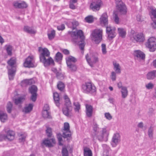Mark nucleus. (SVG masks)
<instances>
[{
    "mask_svg": "<svg viewBox=\"0 0 156 156\" xmlns=\"http://www.w3.org/2000/svg\"><path fill=\"white\" fill-rule=\"evenodd\" d=\"M92 127V136L94 140L98 139L99 140L102 141L105 137H107L108 135L106 128H103L100 130L98 125L95 122L93 123Z\"/></svg>",
    "mask_w": 156,
    "mask_h": 156,
    "instance_id": "f257e3e1",
    "label": "nucleus"
},
{
    "mask_svg": "<svg viewBox=\"0 0 156 156\" xmlns=\"http://www.w3.org/2000/svg\"><path fill=\"white\" fill-rule=\"evenodd\" d=\"M70 34L73 42L78 44L80 49L83 50L85 46L84 41V37L82 31L79 30L76 31H72L70 32Z\"/></svg>",
    "mask_w": 156,
    "mask_h": 156,
    "instance_id": "f03ea898",
    "label": "nucleus"
},
{
    "mask_svg": "<svg viewBox=\"0 0 156 156\" xmlns=\"http://www.w3.org/2000/svg\"><path fill=\"white\" fill-rule=\"evenodd\" d=\"M9 67H8V73L10 80H12L14 77L16 72V68L14 65L16 63L15 58H11L7 62Z\"/></svg>",
    "mask_w": 156,
    "mask_h": 156,
    "instance_id": "7ed1b4c3",
    "label": "nucleus"
},
{
    "mask_svg": "<svg viewBox=\"0 0 156 156\" xmlns=\"http://www.w3.org/2000/svg\"><path fill=\"white\" fill-rule=\"evenodd\" d=\"M102 30L100 29H96L92 33L93 40L96 44H99L102 38Z\"/></svg>",
    "mask_w": 156,
    "mask_h": 156,
    "instance_id": "20e7f679",
    "label": "nucleus"
},
{
    "mask_svg": "<svg viewBox=\"0 0 156 156\" xmlns=\"http://www.w3.org/2000/svg\"><path fill=\"white\" fill-rule=\"evenodd\" d=\"M146 47L150 51L154 52L156 50V39L154 37L149 38L146 44Z\"/></svg>",
    "mask_w": 156,
    "mask_h": 156,
    "instance_id": "39448f33",
    "label": "nucleus"
},
{
    "mask_svg": "<svg viewBox=\"0 0 156 156\" xmlns=\"http://www.w3.org/2000/svg\"><path fill=\"white\" fill-rule=\"evenodd\" d=\"M116 28L115 27L110 25L106 27V33L108 35V38L109 40L114 38L116 36Z\"/></svg>",
    "mask_w": 156,
    "mask_h": 156,
    "instance_id": "423d86ee",
    "label": "nucleus"
},
{
    "mask_svg": "<svg viewBox=\"0 0 156 156\" xmlns=\"http://www.w3.org/2000/svg\"><path fill=\"white\" fill-rule=\"evenodd\" d=\"M82 88L83 92L86 93L94 92L96 91L95 87L90 83H87L83 85Z\"/></svg>",
    "mask_w": 156,
    "mask_h": 156,
    "instance_id": "0eeeda50",
    "label": "nucleus"
},
{
    "mask_svg": "<svg viewBox=\"0 0 156 156\" xmlns=\"http://www.w3.org/2000/svg\"><path fill=\"white\" fill-rule=\"evenodd\" d=\"M34 57L32 55L29 56L24 63V66L26 67H33L34 66Z\"/></svg>",
    "mask_w": 156,
    "mask_h": 156,
    "instance_id": "6e6552de",
    "label": "nucleus"
},
{
    "mask_svg": "<svg viewBox=\"0 0 156 156\" xmlns=\"http://www.w3.org/2000/svg\"><path fill=\"white\" fill-rule=\"evenodd\" d=\"M38 51L40 52L39 55L40 60L50 56V52L47 48H42L40 47L39 48Z\"/></svg>",
    "mask_w": 156,
    "mask_h": 156,
    "instance_id": "1a4fd4ad",
    "label": "nucleus"
},
{
    "mask_svg": "<svg viewBox=\"0 0 156 156\" xmlns=\"http://www.w3.org/2000/svg\"><path fill=\"white\" fill-rule=\"evenodd\" d=\"M63 137L66 138L70 137L71 135V131L69 129V123L65 122L64 123V128L62 130Z\"/></svg>",
    "mask_w": 156,
    "mask_h": 156,
    "instance_id": "9d476101",
    "label": "nucleus"
},
{
    "mask_svg": "<svg viewBox=\"0 0 156 156\" xmlns=\"http://www.w3.org/2000/svg\"><path fill=\"white\" fill-rule=\"evenodd\" d=\"M116 5L117 8L121 13L126 14L127 12V10L125 5L121 1L119 2H116Z\"/></svg>",
    "mask_w": 156,
    "mask_h": 156,
    "instance_id": "9b49d317",
    "label": "nucleus"
},
{
    "mask_svg": "<svg viewBox=\"0 0 156 156\" xmlns=\"http://www.w3.org/2000/svg\"><path fill=\"white\" fill-rule=\"evenodd\" d=\"M116 5L117 8L121 13L126 14L127 12V10L125 5L121 1L119 2H116Z\"/></svg>",
    "mask_w": 156,
    "mask_h": 156,
    "instance_id": "f8f14e48",
    "label": "nucleus"
},
{
    "mask_svg": "<svg viewBox=\"0 0 156 156\" xmlns=\"http://www.w3.org/2000/svg\"><path fill=\"white\" fill-rule=\"evenodd\" d=\"M86 58L88 64L91 67H93L94 64L98 61V58L97 56H93L90 58L87 54L86 55Z\"/></svg>",
    "mask_w": 156,
    "mask_h": 156,
    "instance_id": "ddd939ff",
    "label": "nucleus"
},
{
    "mask_svg": "<svg viewBox=\"0 0 156 156\" xmlns=\"http://www.w3.org/2000/svg\"><path fill=\"white\" fill-rule=\"evenodd\" d=\"M121 141V137L118 133L114 134L112 140L111 144L113 147H115Z\"/></svg>",
    "mask_w": 156,
    "mask_h": 156,
    "instance_id": "4468645a",
    "label": "nucleus"
},
{
    "mask_svg": "<svg viewBox=\"0 0 156 156\" xmlns=\"http://www.w3.org/2000/svg\"><path fill=\"white\" fill-rule=\"evenodd\" d=\"M12 5L15 8L17 9L25 8L27 7V6L25 2L20 1L14 2Z\"/></svg>",
    "mask_w": 156,
    "mask_h": 156,
    "instance_id": "2eb2a0df",
    "label": "nucleus"
},
{
    "mask_svg": "<svg viewBox=\"0 0 156 156\" xmlns=\"http://www.w3.org/2000/svg\"><path fill=\"white\" fill-rule=\"evenodd\" d=\"M101 2V0H97L92 3L90 6V8L94 11H96L99 9Z\"/></svg>",
    "mask_w": 156,
    "mask_h": 156,
    "instance_id": "dca6fc26",
    "label": "nucleus"
},
{
    "mask_svg": "<svg viewBox=\"0 0 156 156\" xmlns=\"http://www.w3.org/2000/svg\"><path fill=\"white\" fill-rule=\"evenodd\" d=\"M131 38L133 40L132 38H133L135 41L139 42H143L145 39L144 36V34L141 33L134 34L133 37H131Z\"/></svg>",
    "mask_w": 156,
    "mask_h": 156,
    "instance_id": "f3484780",
    "label": "nucleus"
},
{
    "mask_svg": "<svg viewBox=\"0 0 156 156\" xmlns=\"http://www.w3.org/2000/svg\"><path fill=\"white\" fill-rule=\"evenodd\" d=\"M56 143L55 139L52 138L51 139L48 138L44 140L42 143V144L45 145L46 147H51L53 146V144Z\"/></svg>",
    "mask_w": 156,
    "mask_h": 156,
    "instance_id": "a211bd4d",
    "label": "nucleus"
},
{
    "mask_svg": "<svg viewBox=\"0 0 156 156\" xmlns=\"http://www.w3.org/2000/svg\"><path fill=\"white\" fill-rule=\"evenodd\" d=\"M40 61L42 62L44 66H47L50 65H54V62L52 58L50 56L47 58H44V59L40 60Z\"/></svg>",
    "mask_w": 156,
    "mask_h": 156,
    "instance_id": "6ab92c4d",
    "label": "nucleus"
},
{
    "mask_svg": "<svg viewBox=\"0 0 156 156\" xmlns=\"http://www.w3.org/2000/svg\"><path fill=\"white\" fill-rule=\"evenodd\" d=\"M72 107L65 106L62 108V111L65 115L68 117H70L72 116Z\"/></svg>",
    "mask_w": 156,
    "mask_h": 156,
    "instance_id": "aec40b11",
    "label": "nucleus"
},
{
    "mask_svg": "<svg viewBox=\"0 0 156 156\" xmlns=\"http://www.w3.org/2000/svg\"><path fill=\"white\" fill-rule=\"evenodd\" d=\"M5 132L7 139L9 140H12L14 139L15 135L14 131L10 129H5Z\"/></svg>",
    "mask_w": 156,
    "mask_h": 156,
    "instance_id": "412c9836",
    "label": "nucleus"
},
{
    "mask_svg": "<svg viewBox=\"0 0 156 156\" xmlns=\"http://www.w3.org/2000/svg\"><path fill=\"white\" fill-rule=\"evenodd\" d=\"M100 23L101 25L105 26L108 24V16L107 13H104L101 16L100 18Z\"/></svg>",
    "mask_w": 156,
    "mask_h": 156,
    "instance_id": "4be33fe9",
    "label": "nucleus"
},
{
    "mask_svg": "<svg viewBox=\"0 0 156 156\" xmlns=\"http://www.w3.org/2000/svg\"><path fill=\"white\" fill-rule=\"evenodd\" d=\"M151 13V18L154 22L151 24V25L153 28L155 29L156 28V9H152Z\"/></svg>",
    "mask_w": 156,
    "mask_h": 156,
    "instance_id": "5701e85b",
    "label": "nucleus"
},
{
    "mask_svg": "<svg viewBox=\"0 0 156 156\" xmlns=\"http://www.w3.org/2000/svg\"><path fill=\"white\" fill-rule=\"evenodd\" d=\"M86 114L87 116L88 117H91L93 113V107L90 105H86Z\"/></svg>",
    "mask_w": 156,
    "mask_h": 156,
    "instance_id": "b1692460",
    "label": "nucleus"
},
{
    "mask_svg": "<svg viewBox=\"0 0 156 156\" xmlns=\"http://www.w3.org/2000/svg\"><path fill=\"white\" fill-rule=\"evenodd\" d=\"M134 55L139 59H144L145 58V55L139 50L135 51Z\"/></svg>",
    "mask_w": 156,
    "mask_h": 156,
    "instance_id": "393cba45",
    "label": "nucleus"
},
{
    "mask_svg": "<svg viewBox=\"0 0 156 156\" xmlns=\"http://www.w3.org/2000/svg\"><path fill=\"white\" fill-rule=\"evenodd\" d=\"M113 69L115 72L117 74H120L121 73V67L119 64L117 63L116 61H114L113 62Z\"/></svg>",
    "mask_w": 156,
    "mask_h": 156,
    "instance_id": "a878e982",
    "label": "nucleus"
},
{
    "mask_svg": "<svg viewBox=\"0 0 156 156\" xmlns=\"http://www.w3.org/2000/svg\"><path fill=\"white\" fill-rule=\"evenodd\" d=\"M118 33L120 37L122 38L125 37L126 34V30L122 28H118Z\"/></svg>",
    "mask_w": 156,
    "mask_h": 156,
    "instance_id": "bb28decb",
    "label": "nucleus"
},
{
    "mask_svg": "<svg viewBox=\"0 0 156 156\" xmlns=\"http://www.w3.org/2000/svg\"><path fill=\"white\" fill-rule=\"evenodd\" d=\"M156 70H153L149 72L147 75V78L148 80H152L154 79L156 76Z\"/></svg>",
    "mask_w": 156,
    "mask_h": 156,
    "instance_id": "cd10ccee",
    "label": "nucleus"
},
{
    "mask_svg": "<svg viewBox=\"0 0 156 156\" xmlns=\"http://www.w3.org/2000/svg\"><path fill=\"white\" fill-rule=\"evenodd\" d=\"M53 98L56 105L59 107L60 105L59 97L58 94L57 92H55L53 93Z\"/></svg>",
    "mask_w": 156,
    "mask_h": 156,
    "instance_id": "c85d7f7f",
    "label": "nucleus"
},
{
    "mask_svg": "<svg viewBox=\"0 0 156 156\" xmlns=\"http://www.w3.org/2000/svg\"><path fill=\"white\" fill-rule=\"evenodd\" d=\"M24 31L30 34H34L36 32L35 30L28 26H24Z\"/></svg>",
    "mask_w": 156,
    "mask_h": 156,
    "instance_id": "c756f323",
    "label": "nucleus"
},
{
    "mask_svg": "<svg viewBox=\"0 0 156 156\" xmlns=\"http://www.w3.org/2000/svg\"><path fill=\"white\" fill-rule=\"evenodd\" d=\"M33 105L32 104H29L26 105L23 110V111L25 113H27L30 112L32 110Z\"/></svg>",
    "mask_w": 156,
    "mask_h": 156,
    "instance_id": "7c9ffc66",
    "label": "nucleus"
},
{
    "mask_svg": "<svg viewBox=\"0 0 156 156\" xmlns=\"http://www.w3.org/2000/svg\"><path fill=\"white\" fill-rule=\"evenodd\" d=\"M84 156H92L91 150L87 147H84L83 148Z\"/></svg>",
    "mask_w": 156,
    "mask_h": 156,
    "instance_id": "2f4dec72",
    "label": "nucleus"
},
{
    "mask_svg": "<svg viewBox=\"0 0 156 156\" xmlns=\"http://www.w3.org/2000/svg\"><path fill=\"white\" fill-rule=\"evenodd\" d=\"M121 92L122 94V97L123 98H126L128 95V90L126 87H122L121 90Z\"/></svg>",
    "mask_w": 156,
    "mask_h": 156,
    "instance_id": "473e14b6",
    "label": "nucleus"
},
{
    "mask_svg": "<svg viewBox=\"0 0 156 156\" xmlns=\"http://www.w3.org/2000/svg\"><path fill=\"white\" fill-rule=\"evenodd\" d=\"M25 96L18 97L15 99V103L16 105L21 104L25 100Z\"/></svg>",
    "mask_w": 156,
    "mask_h": 156,
    "instance_id": "72a5a7b5",
    "label": "nucleus"
},
{
    "mask_svg": "<svg viewBox=\"0 0 156 156\" xmlns=\"http://www.w3.org/2000/svg\"><path fill=\"white\" fill-rule=\"evenodd\" d=\"M66 61L67 64L69 65L71 63H74L76 60L74 57L70 56L66 58Z\"/></svg>",
    "mask_w": 156,
    "mask_h": 156,
    "instance_id": "f704fd0d",
    "label": "nucleus"
},
{
    "mask_svg": "<svg viewBox=\"0 0 156 156\" xmlns=\"http://www.w3.org/2000/svg\"><path fill=\"white\" fill-rule=\"evenodd\" d=\"M6 110L8 113H11L13 108L12 103L9 101L7 103L6 106Z\"/></svg>",
    "mask_w": 156,
    "mask_h": 156,
    "instance_id": "c9c22d12",
    "label": "nucleus"
},
{
    "mask_svg": "<svg viewBox=\"0 0 156 156\" xmlns=\"http://www.w3.org/2000/svg\"><path fill=\"white\" fill-rule=\"evenodd\" d=\"M64 98L65 100V106L72 107L71 103L68 97V96L66 95H65L64 97Z\"/></svg>",
    "mask_w": 156,
    "mask_h": 156,
    "instance_id": "e433bc0d",
    "label": "nucleus"
},
{
    "mask_svg": "<svg viewBox=\"0 0 156 156\" xmlns=\"http://www.w3.org/2000/svg\"><path fill=\"white\" fill-rule=\"evenodd\" d=\"M68 67L72 72L75 71L77 69V67L74 63H72L69 65L67 64Z\"/></svg>",
    "mask_w": 156,
    "mask_h": 156,
    "instance_id": "4c0bfd02",
    "label": "nucleus"
},
{
    "mask_svg": "<svg viewBox=\"0 0 156 156\" xmlns=\"http://www.w3.org/2000/svg\"><path fill=\"white\" fill-rule=\"evenodd\" d=\"M7 119V115L6 113H1L0 114V120L2 122H4Z\"/></svg>",
    "mask_w": 156,
    "mask_h": 156,
    "instance_id": "58836bf2",
    "label": "nucleus"
},
{
    "mask_svg": "<svg viewBox=\"0 0 156 156\" xmlns=\"http://www.w3.org/2000/svg\"><path fill=\"white\" fill-rule=\"evenodd\" d=\"M37 87L35 85H33L29 88V90L31 94L37 93Z\"/></svg>",
    "mask_w": 156,
    "mask_h": 156,
    "instance_id": "ea45409f",
    "label": "nucleus"
},
{
    "mask_svg": "<svg viewBox=\"0 0 156 156\" xmlns=\"http://www.w3.org/2000/svg\"><path fill=\"white\" fill-rule=\"evenodd\" d=\"M43 116L45 118H50L51 116L50 114L49 111H46V110H43L42 112Z\"/></svg>",
    "mask_w": 156,
    "mask_h": 156,
    "instance_id": "a19ab883",
    "label": "nucleus"
},
{
    "mask_svg": "<svg viewBox=\"0 0 156 156\" xmlns=\"http://www.w3.org/2000/svg\"><path fill=\"white\" fill-rule=\"evenodd\" d=\"M62 58V56L61 53L58 52L55 55V61L57 62H58L61 61Z\"/></svg>",
    "mask_w": 156,
    "mask_h": 156,
    "instance_id": "79ce46f5",
    "label": "nucleus"
},
{
    "mask_svg": "<svg viewBox=\"0 0 156 156\" xmlns=\"http://www.w3.org/2000/svg\"><path fill=\"white\" fill-rule=\"evenodd\" d=\"M57 86L58 89L61 91H63L65 88L64 84L62 82H59Z\"/></svg>",
    "mask_w": 156,
    "mask_h": 156,
    "instance_id": "37998d69",
    "label": "nucleus"
},
{
    "mask_svg": "<svg viewBox=\"0 0 156 156\" xmlns=\"http://www.w3.org/2000/svg\"><path fill=\"white\" fill-rule=\"evenodd\" d=\"M33 80H25L22 82V84L25 85H30L33 83Z\"/></svg>",
    "mask_w": 156,
    "mask_h": 156,
    "instance_id": "c03bdc74",
    "label": "nucleus"
},
{
    "mask_svg": "<svg viewBox=\"0 0 156 156\" xmlns=\"http://www.w3.org/2000/svg\"><path fill=\"white\" fill-rule=\"evenodd\" d=\"M6 51L9 55H11L12 54V47L11 45H8L6 46Z\"/></svg>",
    "mask_w": 156,
    "mask_h": 156,
    "instance_id": "a18cd8bd",
    "label": "nucleus"
},
{
    "mask_svg": "<svg viewBox=\"0 0 156 156\" xmlns=\"http://www.w3.org/2000/svg\"><path fill=\"white\" fill-rule=\"evenodd\" d=\"M113 16L115 23L117 24H118L119 23V18L118 16L117 13L116 12H114Z\"/></svg>",
    "mask_w": 156,
    "mask_h": 156,
    "instance_id": "49530a36",
    "label": "nucleus"
},
{
    "mask_svg": "<svg viewBox=\"0 0 156 156\" xmlns=\"http://www.w3.org/2000/svg\"><path fill=\"white\" fill-rule=\"evenodd\" d=\"M48 36L49 39L50 40L53 39L55 37V31L54 30H52L51 32L48 34Z\"/></svg>",
    "mask_w": 156,
    "mask_h": 156,
    "instance_id": "de8ad7c7",
    "label": "nucleus"
},
{
    "mask_svg": "<svg viewBox=\"0 0 156 156\" xmlns=\"http://www.w3.org/2000/svg\"><path fill=\"white\" fill-rule=\"evenodd\" d=\"M46 133L48 137H51L52 135L51 129V128L48 127L46 130Z\"/></svg>",
    "mask_w": 156,
    "mask_h": 156,
    "instance_id": "09e8293b",
    "label": "nucleus"
},
{
    "mask_svg": "<svg viewBox=\"0 0 156 156\" xmlns=\"http://www.w3.org/2000/svg\"><path fill=\"white\" fill-rule=\"evenodd\" d=\"M62 156H69L68 151L67 149L65 147L62 148Z\"/></svg>",
    "mask_w": 156,
    "mask_h": 156,
    "instance_id": "8fccbe9b",
    "label": "nucleus"
},
{
    "mask_svg": "<svg viewBox=\"0 0 156 156\" xmlns=\"http://www.w3.org/2000/svg\"><path fill=\"white\" fill-rule=\"evenodd\" d=\"M19 141L20 142H24L25 140L26 136L24 134H20L19 135Z\"/></svg>",
    "mask_w": 156,
    "mask_h": 156,
    "instance_id": "3c124183",
    "label": "nucleus"
},
{
    "mask_svg": "<svg viewBox=\"0 0 156 156\" xmlns=\"http://www.w3.org/2000/svg\"><path fill=\"white\" fill-rule=\"evenodd\" d=\"M116 73L114 71L111 72L110 78L113 81H115L116 80Z\"/></svg>",
    "mask_w": 156,
    "mask_h": 156,
    "instance_id": "603ef678",
    "label": "nucleus"
},
{
    "mask_svg": "<svg viewBox=\"0 0 156 156\" xmlns=\"http://www.w3.org/2000/svg\"><path fill=\"white\" fill-rule=\"evenodd\" d=\"M86 21L88 23H91L93 21V16H88L85 18Z\"/></svg>",
    "mask_w": 156,
    "mask_h": 156,
    "instance_id": "864d4df0",
    "label": "nucleus"
},
{
    "mask_svg": "<svg viewBox=\"0 0 156 156\" xmlns=\"http://www.w3.org/2000/svg\"><path fill=\"white\" fill-rule=\"evenodd\" d=\"M74 105L75 106L74 108L76 112H79V110L80 108V105L78 102H74L73 103Z\"/></svg>",
    "mask_w": 156,
    "mask_h": 156,
    "instance_id": "5fc2aeb1",
    "label": "nucleus"
},
{
    "mask_svg": "<svg viewBox=\"0 0 156 156\" xmlns=\"http://www.w3.org/2000/svg\"><path fill=\"white\" fill-rule=\"evenodd\" d=\"M31 95L30 98V100L33 102H35L37 98V93L31 94Z\"/></svg>",
    "mask_w": 156,
    "mask_h": 156,
    "instance_id": "6e6d98bb",
    "label": "nucleus"
},
{
    "mask_svg": "<svg viewBox=\"0 0 156 156\" xmlns=\"http://www.w3.org/2000/svg\"><path fill=\"white\" fill-rule=\"evenodd\" d=\"M62 135L60 134H57V138H58V144L60 145H62V144L61 143V141L62 140Z\"/></svg>",
    "mask_w": 156,
    "mask_h": 156,
    "instance_id": "4d7b16f0",
    "label": "nucleus"
},
{
    "mask_svg": "<svg viewBox=\"0 0 156 156\" xmlns=\"http://www.w3.org/2000/svg\"><path fill=\"white\" fill-rule=\"evenodd\" d=\"M101 50L103 54L105 55L106 54L107 51L105 44H101Z\"/></svg>",
    "mask_w": 156,
    "mask_h": 156,
    "instance_id": "13d9d810",
    "label": "nucleus"
},
{
    "mask_svg": "<svg viewBox=\"0 0 156 156\" xmlns=\"http://www.w3.org/2000/svg\"><path fill=\"white\" fill-rule=\"evenodd\" d=\"M153 129L151 127H150L148 130V135L150 137H152L153 136Z\"/></svg>",
    "mask_w": 156,
    "mask_h": 156,
    "instance_id": "bf43d9fd",
    "label": "nucleus"
},
{
    "mask_svg": "<svg viewBox=\"0 0 156 156\" xmlns=\"http://www.w3.org/2000/svg\"><path fill=\"white\" fill-rule=\"evenodd\" d=\"M105 116L106 118L108 120H110L112 119V116L109 112L105 113Z\"/></svg>",
    "mask_w": 156,
    "mask_h": 156,
    "instance_id": "052dcab7",
    "label": "nucleus"
},
{
    "mask_svg": "<svg viewBox=\"0 0 156 156\" xmlns=\"http://www.w3.org/2000/svg\"><path fill=\"white\" fill-rule=\"evenodd\" d=\"M146 87L148 89H152L154 86V85L151 83H149L147 84L146 85Z\"/></svg>",
    "mask_w": 156,
    "mask_h": 156,
    "instance_id": "680f3d73",
    "label": "nucleus"
},
{
    "mask_svg": "<svg viewBox=\"0 0 156 156\" xmlns=\"http://www.w3.org/2000/svg\"><path fill=\"white\" fill-rule=\"evenodd\" d=\"M6 139H7L5 134H0V141H2Z\"/></svg>",
    "mask_w": 156,
    "mask_h": 156,
    "instance_id": "e2e57ef3",
    "label": "nucleus"
},
{
    "mask_svg": "<svg viewBox=\"0 0 156 156\" xmlns=\"http://www.w3.org/2000/svg\"><path fill=\"white\" fill-rule=\"evenodd\" d=\"M65 28L64 24H62L61 25L58 26L57 29L58 30H63Z\"/></svg>",
    "mask_w": 156,
    "mask_h": 156,
    "instance_id": "0e129e2a",
    "label": "nucleus"
},
{
    "mask_svg": "<svg viewBox=\"0 0 156 156\" xmlns=\"http://www.w3.org/2000/svg\"><path fill=\"white\" fill-rule=\"evenodd\" d=\"M49 107L48 105L45 104L44 105L43 110H46V111H49Z\"/></svg>",
    "mask_w": 156,
    "mask_h": 156,
    "instance_id": "69168bd1",
    "label": "nucleus"
},
{
    "mask_svg": "<svg viewBox=\"0 0 156 156\" xmlns=\"http://www.w3.org/2000/svg\"><path fill=\"white\" fill-rule=\"evenodd\" d=\"M72 24L73 28L76 27L79 24L78 22L76 21H73L72 23Z\"/></svg>",
    "mask_w": 156,
    "mask_h": 156,
    "instance_id": "338daca9",
    "label": "nucleus"
},
{
    "mask_svg": "<svg viewBox=\"0 0 156 156\" xmlns=\"http://www.w3.org/2000/svg\"><path fill=\"white\" fill-rule=\"evenodd\" d=\"M117 86L119 89H121L122 88V87H125L122 86V83L121 82H119L117 83Z\"/></svg>",
    "mask_w": 156,
    "mask_h": 156,
    "instance_id": "774afa93",
    "label": "nucleus"
}]
</instances>
